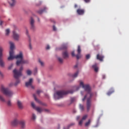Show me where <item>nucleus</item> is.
I'll list each match as a JSON object with an SVG mask.
<instances>
[{"instance_id":"obj_22","label":"nucleus","mask_w":129,"mask_h":129,"mask_svg":"<svg viewBox=\"0 0 129 129\" xmlns=\"http://www.w3.org/2000/svg\"><path fill=\"white\" fill-rule=\"evenodd\" d=\"M46 10H47V8L46 7H44V9L38 11V13L40 14H42L43 12H45Z\"/></svg>"},{"instance_id":"obj_41","label":"nucleus","mask_w":129,"mask_h":129,"mask_svg":"<svg viewBox=\"0 0 129 129\" xmlns=\"http://www.w3.org/2000/svg\"><path fill=\"white\" fill-rule=\"evenodd\" d=\"M26 35L29 37L28 29H26Z\"/></svg>"},{"instance_id":"obj_15","label":"nucleus","mask_w":129,"mask_h":129,"mask_svg":"<svg viewBox=\"0 0 129 129\" xmlns=\"http://www.w3.org/2000/svg\"><path fill=\"white\" fill-rule=\"evenodd\" d=\"M92 68L94 70L95 72H98L99 68L98 67V64L97 63H95L92 66Z\"/></svg>"},{"instance_id":"obj_46","label":"nucleus","mask_w":129,"mask_h":129,"mask_svg":"<svg viewBox=\"0 0 129 129\" xmlns=\"http://www.w3.org/2000/svg\"><path fill=\"white\" fill-rule=\"evenodd\" d=\"M37 72V69H35V70L34 71V75H35L36 74Z\"/></svg>"},{"instance_id":"obj_42","label":"nucleus","mask_w":129,"mask_h":129,"mask_svg":"<svg viewBox=\"0 0 129 129\" xmlns=\"http://www.w3.org/2000/svg\"><path fill=\"white\" fill-rule=\"evenodd\" d=\"M53 31L56 30V28L55 26H54V25L53 26Z\"/></svg>"},{"instance_id":"obj_19","label":"nucleus","mask_w":129,"mask_h":129,"mask_svg":"<svg viewBox=\"0 0 129 129\" xmlns=\"http://www.w3.org/2000/svg\"><path fill=\"white\" fill-rule=\"evenodd\" d=\"M17 105H18V107L20 109H23V104L21 101H18Z\"/></svg>"},{"instance_id":"obj_31","label":"nucleus","mask_w":129,"mask_h":129,"mask_svg":"<svg viewBox=\"0 0 129 129\" xmlns=\"http://www.w3.org/2000/svg\"><path fill=\"white\" fill-rule=\"evenodd\" d=\"M7 104H8V106H9V107L12 106V103H11V101L10 100H9V101L7 102Z\"/></svg>"},{"instance_id":"obj_17","label":"nucleus","mask_w":129,"mask_h":129,"mask_svg":"<svg viewBox=\"0 0 129 129\" xmlns=\"http://www.w3.org/2000/svg\"><path fill=\"white\" fill-rule=\"evenodd\" d=\"M0 66L2 68L5 67V62L3 60V58L2 57H0Z\"/></svg>"},{"instance_id":"obj_56","label":"nucleus","mask_w":129,"mask_h":129,"mask_svg":"<svg viewBox=\"0 0 129 129\" xmlns=\"http://www.w3.org/2000/svg\"><path fill=\"white\" fill-rule=\"evenodd\" d=\"M75 124L74 123H73V124H71V125H74Z\"/></svg>"},{"instance_id":"obj_14","label":"nucleus","mask_w":129,"mask_h":129,"mask_svg":"<svg viewBox=\"0 0 129 129\" xmlns=\"http://www.w3.org/2000/svg\"><path fill=\"white\" fill-rule=\"evenodd\" d=\"M9 3L10 4L11 7H14L16 4V0H9Z\"/></svg>"},{"instance_id":"obj_3","label":"nucleus","mask_w":129,"mask_h":129,"mask_svg":"<svg viewBox=\"0 0 129 129\" xmlns=\"http://www.w3.org/2000/svg\"><path fill=\"white\" fill-rule=\"evenodd\" d=\"M23 70V68L21 67L19 71H17L16 69H15L13 71L14 77L17 79V81L15 84V86H17L20 82V80L18 79L21 76H22V71Z\"/></svg>"},{"instance_id":"obj_50","label":"nucleus","mask_w":129,"mask_h":129,"mask_svg":"<svg viewBox=\"0 0 129 129\" xmlns=\"http://www.w3.org/2000/svg\"><path fill=\"white\" fill-rule=\"evenodd\" d=\"M80 116H78V117H77V120H79V119H80Z\"/></svg>"},{"instance_id":"obj_25","label":"nucleus","mask_w":129,"mask_h":129,"mask_svg":"<svg viewBox=\"0 0 129 129\" xmlns=\"http://www.w3.org/2000/svg\"><path fill=\"white\" fill-rule=\"evenodd\" d=\"M58 60L60 63H62L63 62V59L62 57H57Z\"/></svg>"},{"instance_id":"obj_10","label":"nucleus","mask_w":129,"mask_h":129,"mask_svg":"<svg viewBox=\"0 0 129 129\" xmlns=\"http://www.w3.org/2000/svg\"><path fill=\"white\" fill-rule=\"evenodd\" d=\"M62 55L63 58L66 59L69 57V54L67 51V50H66L65 51H63L62 53Z\"/></svg>"},{"instance_id":"obj_7","label":"nucleus","mask_w":129,"mask_h":129,"mask_svg":"<svg viewBox=\"0 0 129 129\" xmlns=\"http://www.w3.org/2000/svg\"><path fill=\"white\" fill-rule=\"evenodd\" d=\"M31 105L32 106V107L34 108V109H35L39 113H41L42 111H43L44 110L46 111V112H48L49 110H47V109H42V108H40V107H35V104L33 103V102H32L31 103Z\"/></svg>"},{"instance_id":"obj_32","label":"nucleus","mask_w":129,"mask_h":129,"mask_svg":"<svg viewBox=\"0 0 129 129\" xmlns=\"http://www.w3.org/2000/svg\"><path fill=\"white\" fill-rule=\"evenodd\" d=\"M88 117V115L87 114H86V115H85L83 117V118H82V120H86V118Z\"/></svg>"},{"instance_id":"obj_43","label":"nucleus","mask_w":129,"mask_h":129,"mask_svg":"<svg viewBox=\"0 0 129 129\" xmlns=\"http://www.w3.org/2000/svg\"><path fill=\"white\" fill-rule=\"evenodd\" d=\"M29 49L30 50L32 49V45H31V43L29 44Z\"/></svg>"},{"instance_id":"obj_21","label":"nucleus","mask_w":129,"mask_h":129,"mask_svg":"<svg viewBox=\"0 0 129 129\" xmlns=\"http://www.w3.org/2000/svg\"><path fill=\"white\" fill-rule=\"evenodd\" d=\"M114 92V90L113 89H111V90H110V91L108 92V93H107V95H108V96H110L111 94H112Z\"/></svg>"},{"instance_id":"obj_54","label":"nucleus","mask_w":129,"mask_h":129,"mask_svg":"<svg viewBox=\"0 0 129 129\" xmlns=\"http://www.w3.org/2000/svg\"><path fill=\"white\" fill-rule=\"evenodd\" d=\"M80 87H78L77 88V90H78L79 89H80Z\"/></svg>"},{"instance_id":"obj_61","label":"nucleus","mask_w":129,"mask_h":129,"mask_svg":"<svg viewBox=\"0 0 129 129\" xmlns=\"http://www.w3.org/2000/svg\"><path fill=\"white\" fill-rule=\"evenodd\" d=\"M63 129H66L65 128H64Z\"/></svg>"},{"instance_id":"obj_28","label":"nucleus","mask_w":129,"mask_h":129,"mask_svg":"<svg viewBox=\"0 0 129 129\" xmlns=\"http://www.w3.org/2000/svg\"><path fill=\"white\" fill-rule=\"evenodd\" d=\"M91 122V120L90 119H89L88 120V121L85 123V126H89V125L90 124Z\"/></svg>"},{"instance_id":"obj_38","label":"nucleus","mask_w":129,"mask_h":129,"mask_svg":"<svg viewBox=\"0 0 129 129\" xmlns=\"http://www.w3.org/2000/svg\"><path fill=\"white\" fill-rule=\"evenodd\" d=\"M90 54H87V55H86V58H87V59H88L90 58Z\"/></svg>"},{"instance_id":"obj_59","label":"nucleus","mask_w":129,"mask_h":129,"mask_svg":"<svg viewBox=\"0 0 129 129\" xmlns=\"http://www.w3.org/2000/svg\"><path fill=\"white\" fill-rule=\"evenodd\" d=\"M72 102L73 101V99H72Z\"/></svg>"},{"instance_id":"obj_35","label":"nucleus","mask_w":129,"mask_h":129,"mask_svg":"<svg viewBox=\"0 0 129 129\" xmlns=\"http://www.w3.org/2000/svg\"><path fill=\"white\" fill-rule=\"evenodd\" d=\"M76 57L78 59H79L80 58V53H78V54H77Z\"/></svg>"},{"instance_id":"obj_39","label":"nucleus","mask_w":129,"mask_h":129,"mask_svg":"<svg viewBox=\"0 0 129 129\" xmlns=\"http://www.w3.org/2000/svg\"><path fill=\"white\" fill-rule=\"evenodd\" d=\"M72 55L73 56H75V51H72Z\"/></svg>"},{"instance_id":"obj_58","label":"nucleus","mask_w":129,"mask_h":129,"mask_svg":"<svg viewBox=\"0 0 129 129\" xmlns=\"http://www.w3.org/2000/svg\"><path fill=\"white\" fill-rule=\"evenodd\" d=\"M38 82H40V80H38Z\"/></svg>"},{"instance_id":"obj_12","label":"nucleus","mask_w":129,"mask_h":129,"mask_svg":"<svg viewBox=\"0 0 129 129\" xmlns=\"http://www.w3.org/2000/svg\"><path fill=\"white\" fill-rule=\"evenodd\" d=\"M77 12L78 14L79 15H83L85 13L84 10L82 9H78Z\"/></svg>"},{"instance_id":"obj_47","label":"nucleus","mask_w":129,"mask_h":129,"mask_svg":"<svg viewBox=\"0 0 129 129\" xmlns=\"http://www.w3.org/2000/svg\"><path fill=\"white\" fill-rule=\"evenodd\" d=\"M12 86H13L12 83L10 84L9 85V87H12Z\"/></svg>"},{"instance_id":"obj_13","label":"nucleus","mask_w":129,"mask_h":129,"mask_svg":"<svg viewBox=\"0 0 129 129\" xmlns=\"http://www.w3.org/2000/svg\"><path fill=\"white\" fill-rule=\"evenodd\" d=\"M104 56L103 55H102V54H97V59L98 60H99L101 61H102L103 60V58H104Z\"/></svg>"},{"instance_id":"obj_23","label":"nucleus","mask_w":129,"mask_h":129,"mask_svg":"<svg viewBox=\"0 0 129 129\" xmlns=\"http://www.w3.org/2000/svg\"><path fill=\"white\" fill-rule=\"evenodd\" d=\"M79 108L82 111H84L85 110V107L83 105L80 104Z\"/></svg>"},{"instance_id":"obj_27","label":"nucleus","mask_w":129,"mask_h":129,"mask_svg":"<svg viewBox=\"0 0 129 129\" xmlns=\"http://www.w3.org/2000/svg\"><path fill=\"white\" fill-rule=\"evenodd\" d=\"M77 51H78V54H81V48L80 45H78V50Z\"/></svg>"},{"instance_id":"obj_44","label":"nucleus","mask_w":129,"mask_h":129,"mask_svg":"<svg viewBox=\"0 0 129 129\" xmlns=\"http://www.w3.org/2000/svg\"><path fill=\"white\" fill-rule=\"evenodd\" d=\"M13 66V64H12L10 66V67H9V70H11V69L12 68Z\"/></svg>"},{"instance_id":"obj_20","label":"nucleus","mask_w":129,"mask_h":129,"mask_svg":"<svg viewBox=\"0 0 129 129\" xmlns=\"http://www.w3.org/2000/svg\"><path fill=\"white\" fill-rule=\"evenodd\" d=\"M0 101L2 102H6V100L2 95L0 94Z\"/></svg>"},{"instance_id":"obj_11","label":"nucleus","mask_w":129,"mask_h":129,"mask_svg":"<svg viewBox=\"0 0 129 129\" xmlns=\"http://www.w3.org/2000/svg\"><path fill=\"white\" fill-rule=\"evenodd\" d=\"M33 82V79H30L29 80V81L28 82H26V87H28V86H31L32 89H34V87L32 86V83Z\"/></svg>"},{"instance_id":"obj_29","label":"nucleus","mask_w":129,"mask_h":129,"mask_svg":"<svg viewBox=\"0 0 129 129\" xmlns=\"http://www.w3.org/2000/svg\"><path fill=\"white\" fill-rule=\"evenodd\" d=\"M26 73H27V75L30 76L32 73L30 70H28L26 71Z\"/></svg>"},{"instance_id":"obj_30","label":"nucleus","mask_w":129,"mask_h":129,"mask_svg":"<svg viewBox=\"0 0 129 129\" xmlns=\"http://www.w3.org/2000/svg\"><path fill=\"white\" fill-rule=\"evenodd\" d=\"M10 29H6V35L7 36H8L9 34H10Z\"/></svg>"},{"instance_id":"obj_6","label":"nucleus","mask_w":129,"mask_h":129,"mask_svg":"<svg viewBox=\"0 0 129 129\" xmlns=\"http://www.w3.org/2000/svg\"><path fill=\"white\" fill-rule=\"evenodd\" d=\"M11 124L13 126H16L18 124H20L22 128H24L25 127V121L24 120L19 121L17 119H15L12 121Z\"/></svg>"},{"instance_id":"obj_48","label":"nucleus","mask_w":129,"mask_h":129,"mask_svg":"<svg viewBox=\"0 0 129 129\" xmlns=\"http://www.w3.org/2000/svg\"><path fill=\"white\" fill-rule=\"evenodd\" d=\"M77 7H78L77 5V4H75V8H77Z\"/></svg>"},{"instance_id":"obj_34","label":"nucleus","mask_w":129,"mask_h":129,"mask_svg":"<svg viewBox=\"0 0 129 129\" xmlns=\"http://www.w3.org/2000/svg\"><path fill=\"white\" fill-rule=\"evenodd\" d=\"M32 119L34 120L36 119V115L34 114H32Z\"/></svg>"},{"instance_id":"obj_5","label":"nucleus","mask_w":129,"mask_h":129,"mask_svg":"<svg viewBox=\"0 0 129 129\" xmlns=\"http://www.w3.org/2000/svg\"><path fill=\"white\" fill-rule=\"evenodd\" d=\"M0 91L6 96L11 97L14 94L13 92L8 88H6L4 85H2L0 87Z\"/></svg>"},{"instance_id":"obj_40","label":"nucleus","mask_w":129,"mask_h":129,"mask_svg":"<svg viewBox=\"0 0 129 129\" xmlns=\"http://www.w3.org/2000/svg\"><path fill=\"white\" fill-rule=\"evenodd\" d=\"M85 3H89L91 0H84Z\"/></svg>"},{"instance_id":"obj_33","label":"nucleus","mask_w":129,"mask_h":129,"mask_svg":"<svg viewBox=\"0 0 129 129\" xmlns=\"http://www.w3.org/2000/svg\"><path fill=\"white\" fill-rule=\"evenodd\" d=\"M39 62L41 64V66H44V63L41 60V59H39Z\"/></svg>"},{"instance_id":"obj_24","label":"nucleus","mask_w":129,"mask_h":129,"mask_svg":"<svg viewBox=\"0 0 129 129\" xmlns=\"http://www.w3.org/2000/svg\"><path fill=\"white\" fill-rule=\"evenodd\" d=\"M78 75H79V72L78 71V72H77L75 74L73 75L72 76V77L73 78H76L78 77Z\"/></svg>"},{"instance_id":"obj_51","label":"nucleus","mask_w":129,"mask_h":129,"mask_svg":"<svg viewBox=\"0 0 129 129\" xmlns=\"http://www.w3.org/2000/svg\"><path fill=\"white\" fill-rule=\"evenodd\" d=\"M78 65L77 64V65H76V66H75V68H78Z\"/></svg>"},{"instance_id":"obj_57","label":"nucleus","mask_w":129,"mask_h":129,"mask_svg":"<svg viewBox=\"0 0 129 129\" xmlns=\"http://www.w3.org/2000/svg\"><path fill=\"white\" fill-rule=\"evenodd\" d=\"M81 94H82V95H83V92H81Z\"/></svg>"},{"instance_id":"obj_55","label":"nucleus","mask_w":129,"mask_h":129,"mask_svg":"<svg viewBox=\"0 0 129 129\" xmlns=\"http://www.w3.org/2000/svg\"><path fill=\"white\" fill-rule=\"evenodd\" d=\"M38 21L39 22V21H40V20H39V18H38Z\"/></svg>"},{"instance_id":"obj_26","label":"nucleus","mask_w":129,"mask_h":129,"mask_svg":"<svg viewBox=\"0 0 129 129\" xmlns=\"http://www.w3.org/2000/svg\"><path fill=\"white\" fill-rule=\"evenodd\" d=\"M33 97L34 98L35 100L37 102L39 103H40V101L38 99H37L35 94H33Z\"/></svg>"},{"instance_id":"obj_9","label":"nucleus","mask_w":129,"mask_h":129,"mask_svg":"<svg viewBox=\"0 0 129 129\" xmlns=\"http://www.w3.org/2000/svg\"><path fill=\"white\" fill-rule=\"evenodd\" d=\"M13 38L15 40L18 41L20 38L19 34L16 33V32L14 30L13 31Z\"/></svg>"},{"instance_id":"obj_8","label":"nucleus","mask_w":129,"mask_h":129,"mask_svg":"<svg viewBox=\"0 0 129 129\" xmlns=\"http://www.w3.org/2000/svg\"><path fill=\"white\" fill-rule=\"evenodd\" d=\"M30 26H31V29L34 31L35 30V20L33 19L32 17H31L30 19Z\"/></svg>"},{"instance_id":"obj_37","label":"nucleus","mask_w":129,"mask_h":129,"mask_svg":"<svg viewBox=\"0 0 129 129\" xmlns=\"http://www.w3.org/2000/svg\"><path fill=\"white\" fill-rule=\"evenodd\" d=\"M41 92H42V91L41 90H38L37 91V94L38 95H39V94L41 93Z\"/></svg>"},{"instance_id":"obj_18","label":"nucleus","mask_w":129,"mask_h":129,"mask_svg":"<svg viewBox=\"0 0 129 129\" xmlns=\"http://www.w3.org/2000/svg\"><path fill=\"white\" fill-rule=\"evenodd\" d=\"M4 51V48L3 46L0 45V57H3V52Z\"/></svg>"},{"instance_id":"obj_36","label":"nucleus","mask_w":129,"mask_h":129,"mask_svg":"<svg viewBox=\"0 0 129 129\" xmlns=\"http://www.w3.org/2000/svg\"><path fill=\"white\" fill-rule=\"evenodd\" d=\"M83 121H84V120H83L82 119L80 121L79 123V125H82V123H83Z\"/></svg>"},{"instance_id":"obj_16","label":"nucleus","mask_w":129,"mask_h":129,"mask_svg":"<svg viewBox=\"0 0 129 129\" xmlns=\"http://www.w3.org/2000/svg\"><path fill=\"white\" fill-rule=\"evenodd\" d=\"M68 44H64L61 45L60 48H59V50H66L68 48Z\"/></svg>"},{"instance_id":"obj_49","label":"nucleus","mask_w":129,"mask_h":129,"mask_svg":"<svg viewBox=\"0 0 129 129\" xmlns=\"http://www.w3.org/2000/svg\"><path fill=\"white\" fill-rule=\"evenodd\" d=\"M3 21H1V22H0V25L1 26H2V25L3 24Z\"/></svg>"},{"instance_id":"obj_4","label":"nucleus","mask_w":129,"mask_h":129,"mask_svg":"<svg viewBox=\"0 0 129 129\" xmlns=\"http://www.w3.org/2000/svg\"><path fill=\"white\" fill-rule=\"evenodd\" d=\"M69 93L73 94V91H60L57 92L54 95V97L55 100H58L62 98L64 95H66Z\"/></svg>"},{"instance_id":"obj_62","label":"nucleus","mask_w":129,"mask_h":129,"mask_svg":"<svg viewBox=\"0 0 129 129\" xmlns=\"http://www.w3.org/2000/svg\"><path fill=\"white\" fill-rule=\"evenodd\" d=\"M58 129H59V128H58Z\"/></svg>"},{"instance_id":"obj_1","label":"nucleus","mask_w":129,"mask_h":129,"mask_svg":"<svg viewBox=\"0 0 129 129\" xmlns=\"http://www.w3.org/2000/svg\"><path fill=\"white\" fill-rule=\"evenodd\" d=\"M10 56L8 58V60H11L14 58L17 59V60L16 62V64L17 66H19L20 64L26 63H27L26 60H24V59H23L22 52H20L19 54H18L17 55H14V52L13 50L15 47L14 43H13L12 41H10Z\"/></svg>"},{"instance_id":"obj_60","label":"nucleus","mask_w":129,"mask_h":129,"mask_svg":"<svg viewBox=\"0 0 129 129\" xmlns=\"http://www.w3.org/2000/svg\"><path fill=\"white\" fill-rule=\"evenodd\" d=\"M44 105L46 106V104H45V105Z\"/></svg>"},{"instance_id":"obj_45","label":"nucleus","mask_w":129,"mask_h":129,"mask_svg":"<svg viewBox=\"0 0 129 129\" xmlns=\"http://www.w3.org/2000/svg\"><path fill=\"white\" fill-rule=\"evenodd\" d=\"M50 49V46H49V45H47V46H46V49L47 50H48V49Z\"/></svg>"},{"instance_id":"obj_2","label":"nucleus","mask_w":129,"mask_h":129,"mask_svg":"<svg viewBox=\"0 0 129 129\" xmlns=\"http://www.w3.org/2000/svg\"><path fill=\"white\" fill-rule=\"evenodd\" d=\"M80 85L84 88L86 92H87V94L85 96L84 98L82 99L84 102L86 99L87 100V110L89 112L90 110L91 107V98L93 96V93L91 92V88L90 86L88 85H84L83 82H80Z\"/></svg>"},{"instance_id":"obj_53","label":"nucleus","mask_w":129,"mask_h":129,"mask_svg":"<svg viewBox=\"0 0 129 129\" xmlns=\"http://www.w3.org/2000/svg\"><path fill=\"white\" fill-rule=\"evenodd\" d=\"M103 79H105V76H104V75H103Z\"/></svg>"},{"instance_id":"obj_52","label":"nucleus","mask_w":129,"mask_h":129,"mask_svg":"<svg viewBox=\"0 0 129 129\" xmlns=\"http://www.w3.org/2000/svg\"><path fill=\"white\" fill-rule=\"evenodd\" d=\"M0 75L3 77V75L2 74V73L0 72Z\"/></svg>"}]
</instances>
